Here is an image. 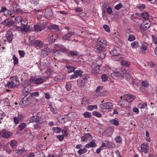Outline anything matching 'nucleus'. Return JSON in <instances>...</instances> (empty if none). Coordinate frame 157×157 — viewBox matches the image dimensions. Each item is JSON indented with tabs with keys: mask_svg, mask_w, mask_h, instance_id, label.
I'll list each match as a JSON object with an SVG mask.
<instances>
[{
	"mask_svg": "<svg viewBox=\"0 0 157 157\" xmlns=\"http://www.w3.org/2000/svg\"><path fill=\"white\" fill-rule=\"evenodd\" d=\"M12 6L13 8V11L15 12H18L20 11L19 6L17 5V3L14 2L12 4Z\"/></svg>",
	"mask_w": 157,
	"mask_h": 157,
	"instance_id": "aec40b11",
	"label": "nucleus"
},
{
	"mask_svg": "<svg viewBox=\"0 0 157 157\" xmlns=\"http://www.w3.org/2000/svg\"><path fill=\"white\" fill-rule=\"evenodd\" d=\"M97 42L98 44H100L101 45L102 44H105L106 43V42L104 41L101 38H98Z\"/></svg>",
	"mask_w": 157,
	"mask_h": 157,
	"instance_id": "49530a36",
	"label": "nucleus"
},
{
	"mask_svg": "<svg viewBox=\"0 0 157 157\" xmlns=\"http://www.w3.org/2000/svg\"><path fill=\"white\" fill-rule=\"evenodd\" d=\"M12 135V134L11 132L6 131L5 130H3L0 132V136L7 139L10 138Z\"/></svg>",
	"mask_w": 157,
	"mask_h": 157,
	"instance_id": "9d476101",
	"label": "nucleus"
},
{
	"mask_svg": "<svg viewBox=\"0 0 157 157\" xmlns=\"http://www.w3.org/2000/svg\"><path fill=\"white\" fill-rule=\"evenodd\" d=\"M39 93L38 92H32L30 94V95L28 96L32 101H34L35 102L37 101V99L34 98V97H38L39 96Z\"/></svg>",
	"mask_w": 157,
	"mask_h": 157,
	"instance_id": "ddd939ff",
	"label": "nucleus"
},
{
	"mask_svg": "<svg viewBox=\"0 0 157 157\" xmlns=\"http://www.w3.org/2000/svg\"><path fill=\"white\" fill-rule=\"evenodd\" d=\"M135 39L136 37L133 35L132 34H130L129 35L128 40L131 41L135 40Z\"/></svg>",
	"mask_w": 157,
	"mask_h": 157,
	"instance_id": "37998d69",
	"label": "nucleus"
},
{
	"mask_svg": "<svg viewBox=\"0 0 157 157\" xmlns=\"http://www.w3.org/2000/svg\"><path fill=\"white\" fill-rule=\"evenodd\" d=\"M92 114L94 116L96 117H102V115L96 111H94L92 113Z\"/></svg>",
	"mask_w": 157,
	"mask_h": 157,
	"instance_id": "de8ad7c7",
	"label": "nucleus"
},
{
	"mask_svg": "<svg viewBox=\"0 0 157 157\" xmlns=\"http://www.w3.org/2000/svg\"><path fill=\"white\" fill-rule=\"evenodd\" d=\"M7 24L6 26H10L11 25H13L14 24V21L11 18H8L6 19Z\"/></svg>",
	"mask_w": 157,
	"mask_h": 157,
	"instance_id": "393cba45",
	"label": "nucleus"
},
{
	"mask_svg": "<svg viewBox=\"0 0 157 157\" xmlns=\"http://www.w3.org/2000/svg\"><path fill=\"white\" fill-rule=\"evenodd\" d=\"M151 24L149 20H144L140 25V30L143 31L146 30L150 27Z\"/></svg>",
	"mask_w": 157,
	"mask_h": 157,
	"instance_id": "423d86ee",
	"label": "nucleus"
},
{
	"mask_svg": "<svg viewBox=\"0 0 157 157\" xmlns=\"http://www.w3.org/2000/svg\"><path fill=\"white\" fill-rule=\"evenodd\" d=\"M141 151L146 153L148 152L149 150V146L147 144H143L141 146Z\"/></svg>",
	"mask_w": 157,
	"mask_h": 157,
	"instance_id": "f3484780",
	"label": "nucleus"
},
{
	"mask_svg": "<svg viewBox=\"0 0 157 157\" xmlns=\"http://www.w3.org/2000/svg\"><path fill=\"white\" fill-rule=\"evenodd\" d=\"M64 137V135H58L56 136L59 141H62L63 140Z\"/></svg>",
	"mask_w": 157,
	"mask_h": 157,
	"instance_id": "6e6d98bb",
	"label": "nucleus"
},
{
	"mask_svg": "<svg viewBox=\"0 0 157 157\" xmlns=\"http://www.w3.org/2000/svg\"><path fill=\"white\" fill-rule=\"evenodd\" d=\"M13 59L14 61L13 63L14 65H16L18 63V59L16 57L15 55H13Z\"/></svg>",
	"mask_w": 157,
	"mask_h": 157,
	"instance_id": "09e8293b",
	"label": "nucleus"
},
{
	"mask_svg": "<svg viewBox=\"0 0 157 157\" xmlns=\"http://www.w3.org/2000/svg\"><path fill=\"white\" fill-rule=\"evenodd\" d=\"M67 68L68 69V73H70L74 71L75 69V67L71 66L69 65H67L66 66Z\"/></svg>",
	"mask_w": 157,
	"mask_h": 157,
	"instance_id": "bb28decb",
	"label": "nucleus"
},
{
	"mask_svg": "<svg viewBox=\"0 0 157 157\" xmlns=\"http://www.w3.org/2000/svg\"><path fill=\"white\" fill-rule=\"evenodd\" d=\"M62 133L64 135V136L67 137L68 135V133L67 130L66 129H64L62 130Z\"/></svg>",
	"mask_w": 157,
	"mask_h": 157,
	"instance_id": "e2e57ef3",
	"label": "nucleus"
},
{
	"mask_svg": "<svg viewBox=\"0 0 157 157\" xmlns=\"http://www.w3.org/2000/svg\"><path fill=\"white\" fill-rule=\"evenodd\" d=\"M131 46L133 48H136L139 46L138 42L136 41H133L131 43Z\"/></svg>",
	"mask_w": 157,
	"mask_h": 157,
	"instance_id": "c756f323",
	"label": "nucleus"
},
{
	"mask_svg": "<svg viewBox=\"0 0 157 157\" xmlns=\"http://www.w3.org/2000/svg\"><path fill=\"white\" fill-rule=\"evenodd\" d=\"M110 122L112 124H114L116 126H118L119 123L118 119L116 118L115 119H112L110 121Z\"/></svg>",
	"mask_w": 157,
	"mask_h": 157,
	"instance_id": "72a5a7b5",
	"label": "nucleus"
},
{
	"mask_svg": "<svg viewBox=\"0 0 157 157\" xmlns=\"http://www.w3.org/2000/svg\"><path fill=\"white\" fill-rule=\"evenodd\" d=\"M21 24L23 27V28L21 27L18 26L16 25H14V26L15 27L17 30H21L24 32H27L29 30L28 28L25 27L28 24V21L25 19H24L22 20L21 19Z\"/></svg>",
	"mask_w": 157,
	"mask_h": 157,
	"instance_id": "20e7f679",
	"label": "nucleus"
},
{
	"mask_svg": "<svg viewBox=\"0 0 157 157\" xmlns=\"http://www.w3.org/2000/svg\"><path fill=\"white\" fill-rule=\"evenodd\" d=\"M31 90V88L30 86L29 85H27L25 86L22 90V92L23 94H24L25 95V94H28V95L30 93Z\"/></svg>",
	"mask_w": 157,
	"mask_h": 157,
	"instance_id": "2eb2a0df",
	"label": "nucleus"
},
{
	"mask_svg": "<svg viewBox=\"0 0 157 157\" xmlns=\"http://www.w3.org/2000/svg\"><path fill=\"white\" fill-rule=\"evenodd\" d=\"M6 36L7 41L9 43L11 42L13 36L12 32L10 31H8L7 32Z\"/></svg>",
	"mask_w": 157,
	"mask_h": 157,
	"instance_id": "dca6fc26",
	"label": "nucleus"
},
{
	"mask_svg": "<svg viewBox=\"0 0 157 157\" xmlns=\"http://www.w3.org/2000/svg\"><path fill=\"white\" fill-rule=\"evenodd\" d=\"M42 120L41 116L37 115L36 117L35 122L37 124H40L42 122Z\"/></svg>",
	"mask_w": 157,
	"mask_h": 157,
	"instance_id": "cd10ccee",
	"label": "nucleus"
},
{
	"mask_svg": "<svg viewBox=\"0 0 157 157\" xmlns=\"http://www.w3.org/2000/svg\"><path fill=\"white\" fill-rule=\"evenodd\" d=\"M18 52L21 57H24L25 54L24 51L18 50Z\"/></svg>",
	"mask_w": 157,
	"mask_h": 157,
	"instance_id": "69168bd1",
	"label": "nucleus"
},
{
	"mask_svg": "<svg viewBox=\"0 0 157 157\" xmlns=\"http://www.w3.org/2000/svg\"><path fill=\"white\" fill-rule=\"evenodd\" d=\"M34 29L35 32L40 31L42 30V27L38 25H34Z\"/></svg>",
	"mask_w": 157,
	"mask_h": 157,
	"instance_id": "473e14b6",
	"label": "nucleus"
},
{
	"mask_svg": "<svg viewBox=\"0 0 157 157\" xmlns=\"http://www.w3.org/2000/svg\"><path fill=\"white\" fill-rule=\"evenodd\" d=\"M19 117H14L13 118V121L16 124H18L19 122Z\"/></svg>",
	"mask_w": 157,
	"mask_h": 157,
	"instance_id": "0e129e2a",
	"label": "nucleus"
},
{
	"mask_svg": "<svg viewBox=\"0 0 157 157\" xmlns=\"http://www.w3.org/2000/svg\"><path fill=\"white\" fill-rule=\"evenodd\" d=\"M70 55L72 57L74 56H76L78 55V52H74L71 51L69 53Z\"/></svg>",
	"mask_w": 157,
	"mask_h": 157,
	"instance_id": "864d4df0",
	"label": "nucleus"
},
{
	"mask_svg": "<svg viewBox=\"0 0 157 157\" xmlns=\"http://www.w3.org/2000/svg\"><path fill=\"white\" fill-rule=\"evenodd\" d=\"M32 101L30 98L28 96V94H25V95L20 102L19 104L21 107H25L29 105Z\"/></svg>",
	"mask_w": 157,
	"mask_h": 157,
	"instance_id": "7ed1b4c3",
	"label": "nucleus"
},
{
	"mask_svg": "<svg viewBox=\"0 0 157 157\" xmlns=\"http://www.w3.org/2000/svg\"><path fill=\"white\" fill-rule=\"evenodd\" d=\"M107 147L109 148L114 147L115 145V144L111 142H108L107 141Z\"/></svg>",
	"mask_w": 157,
	"mask_h": 157,
	"instance_id": "4c0bfd02",
	"label": "nucleus"
},
{
	"mask_svg": "<svg viewBox=\"0 0 157 157\" xmlns=\"http://www.w3.org/2000/svg\"><path fill=\"white\" fill-rule=\"evenodd\" d=\"M11 12L10 11L7 10L4 13V14L5 16H8L9 15H11Z\"/></svg>",
	"mask_w": 157,
	"mask_h": 157,
	"instance_id": "774afa93",
	"label": "nucleus"
},
{
	"mask_svg": "<svg viewBox=\"0 0 157 157\" xmlns=\"http://www.w3.org/2000/svg\"><path fill=\"white\" fill-rule=\"evenodd\" d=\"M19 84V81L18 77L17 76H14L10 78L6 85L8 87L12 88L15 87L16 85H18Z\"/></svg>",
	"mask_w": 157,
	"mask_h": 157,
	"instance_id": "f257e3e1",
	"label": "nucleus"
},
{
	"mask_svg": "<svg viewBox=\"0 0 157 157\" xmlns=\"http://www.w3.org/2000/svg\"><path fill=\"white\" fill-rule=\"evenodd\" d=\"M49 28L50 29H56V31H59L58 26L56 25H51Z\"/></svg>",
	"mask_w": 157,
	"mask_h": 157,
	"instance_id": "f704fd0d",
	"label": "nucleus"
},
{
	"mask_svg": "<svg viewBox=\"0 0 157 157\" xmlns=\"http://www.w3.org/2000/svg\"><path fill=\"white\" fill-rule=\"evenodd\" d=\"M88 78L89 76L87 74H85L80 77V79L77 80L78 86L81 87H83Z\"/></svg>",
	"mask_w": 157,
	"mask_h": 157,
	"instance_id": "39448f33",
	"label": "nucleus"
},
{
	"mask_svg": "<svg viewBox=\"0 0 157 157\" xmlns=\"http://www.w3.org/2000/svg\"><path fill=\"white\" fill-rule=\"evenodd\" d=\"M152 41L153 43L156 45H157V37L154 35H152Z\"/></svg>",
	"mask_w": 157,
	"mask_h": 157,
	"instance_id": "58836bf2",
	"label": "nucleus"
},
{
	"mask_svg": "<svg viewBox=\"0 0 157 157\" xmlns=\"http://www.w3.org/2000/svg\"><path fill=\"white\" fill-rule=\"evenodd\" d=\"M123 6L122 3H120L116 5L115 7V8L117 10H119L121 8L123 7Z\"/></svg>",
	"mask_w": 157,
	"mask_h": 157,
	"instance_id": "603ef678",
	"label": "nucleus"
},
{
	"mask_svg": "<svg viewBox=\"0 0 157 157\" xmlns=\"http://www.w3.org/2000/svg\"><path fill=\"white\" fill-rule=\"evenodd\" d=\"M84 136H86L87 140H91L92 137L91 135L89 133H86L84 134Z\"/></svg>",
	"mask_w": 157,
	"mask_h": 157,
	"instance_id": "a18cd8bd",
	"label": "nucleus"
},
{
	"mask_svg": "<svg viewBox=\"0 0 157 157\" xmlns=\"http://www.w3.org/2000/svg\"><path fill=\"white\" fill-rule=\"evenodd\" d=\"M94 48L97 49L98 51V52H100L98 54V56L101 59H103L105 57L107 52L104 48H103L100 45H95L94 46Z\"/></svg>",
	"mask_w": 157,
	"mask_h": 157,
	"instance_id": "f03ea898",
	"label": "nucleus"
},
{
	"mask_svg": "<svg viewBox=\"0 0 157 157\" xmlns=\"http://www.w3.org/2000/svg\"><path fill=\"white\" fill-rule=\"evenodd\" d=\"M71 85L69 83H67L66 85V88L67 90H71Z\"/></svg>",
	"mask_w": 157,
	"mask_h": 157,
	"instance_id": "bf43d9fd",
	"label": "nucleus"
},
{
	"mask_svg": "<svg viewBox=\"0 0 157 157\" xmlns=\"http://www.w3.org/2000/svg\"><path fill=\"white\" fill-rule=\"evenodd\" d=\"M135 98V96L132 95L127 96V97H125V96H124V99L128 102H131L132 101V100L134 99Z\"/></svg>",
	"mask_w": 157,
	"mask_h": 157,
	"instance_id": "4be33fe9",
	"label": "nucleus"
},
{
	"mask_svg": "<svg viewBox=\"0 0 157 157\" xmlns=\"http://www.w3.org/2000/svg\"><path fill=\"white\" fill-rule=\"evenodd\" d=\"M21 20V18L20 17H15V21L16 23H20Z\"/></svg>",
	"mask_w": 157,
	"mask_h": 157,
	"instance_id": "4d7b16f0",
	"label": "nucleus"
},
{
	"mask_svg": "<svg viewBox=\"0 0 157 157\" xmlns=\"http://www.w3.org/2000/svg\"><path fill=\"white\" fill-rule=\"evenodd\" d=\"M44 80L41 78L34 77L31 78L30 79V81L31 83L34 82L36 84H38L43 83Z\"/></svg>",
	"mask_w": 157,
	"mask_h": 157,
	"instance_id": "9b49d317",
	"label": "nucleus"
},
{
	"mask_svg": "<svg viewBox=\"0 0 157 157\" xmlns=\"http://www.w3.org/2000/svg\"><path fill=\"white\" fill-rule=\"evenodd\" d=\"M142 85L144 87H147L148 86V84L147 81H144L142 82Z\"/></svg>",
	"mask_w": 157,
	"mask_h": 157,
	"instance_id": "052dcab7",
	"label": "nucleus"
},
{
	"mask_svg": "<svg viewBox=\"0 0 157 157\" xmlns=\"http://www.w3.org/2000/svg\"><path fill=\"white\" fill-rule=\"evenodd\" d=\"M34 44L35 45V47H38L40 48L42 47L44 44L41 41L39 40H37L35 41H34Z\"/></svg>",
	"mask_w": 157,
	"mask_h": 157,
	"instance_id": "5701e85b",
	"label": "nucleus"
},
{
	"mask_svg": "<svg viewBox=\"0 0 157 157\" xmlns=\"http://www.w3.org/2000/svg\"><path fill=\"white\" fill-rule=\"evenodd\" d=\"M141 17L147 20L149 19V16L148 14L146 12L142 13L141 14Z\"/></svg>",
	"mask_w": 157,
	"mask_h": 157,
	"instance_id": "2f4dec72",
	"label": "nucleus"
},
{
	"mask_svg": "<svg viewBox=\"0 0 157 157\" xmlns=\"http://www.w3.org/2000/svg\"><path fill=\"white\" fill-rule=\"evenodd\" d=\"M121 49L119 47H116L114 48L110 52V54L113 56H116L115 58H117L116 60L120 59V58H118L117 56L120 55V54Z\"/></svg>",
	"mask_w": 157,
	"mask_h": 157,
	"instance_id": "6e6552de",
	"label": "nucleus"
},
{
	"mask_svg": "<svg viewBox=\"0 0 157 157\" xmlns=\"http://www.w3.org/2000/svg\"><path fill=\"white\" fill-rule=\"evenodd\" d=\"M49 36L50 37L48 39V40L49 42L52 43L54 42L58 38V37L56 34H50L49 35Z\"/></svg>",
	"mask_w": 157,
	"mask_h": 157,
	"instance_id": "412c9836",
	"label": "nucleus"
},
{
	"mask_svg": "<svg viewBox=\"0 0 157 157\" xmlns=\"http://www.w3.org/2000/svg\"><path fill=\"white\" fill-rule=\"evenodd\" d=\"M26 124L24 123H21L19 126V128L20 130H22L26 126Z\"/></svg>",
	"mask_w": 157,
	"mask_h": 157,
	"instance_id": "a19ab883",
	"label": "nucleus"
},
{
	"mask_svg": "<svg viewBox=\"0 0 157 157\" xmlns=\"http://www.w3.org/2000/svg\"><path fill=\"white\" fill-rule=\"evenodd\" d=\"M121 64L126 67H128L130 65V62L128 61H123L121 62Z\"/></svg>",
	"mask_w": 157,
	"mask_h": 157,
	"instance_id": "c03bdc74",
	"label": "nucleus"
},
{
	"mask_svg": "<svg viewBox=\"0 0 157 157\" xmlns=\"http://www.w3.org/2000/svg\"><path fill=\"white\" fill-rule=\"evenodd\" d=\"M51 51V49L47 47L44 48L42 51V54L44 56H48Z\"/></svg>",
	"mask_w": 157,
	"mask_h": 157,
	"instance_id": "a211bd4d",
	"label": "nucleus"
},
{
	"mask_svg": "<svg viewBox=\"0 0 157 157\" xmlns=\"http://www.w3.org/2000/svg\"><path fill=\"white\" fill-rule=\"evenodd\" d=\"M101 78L103 81L105 82L108 80V76L106 74H104L101 75Z\"/></svg>",
	"mask_w": 157,
	"mask_h": 157,
	"instance_id": "79ce46f5",
	"label": "nucleus"
},
{
	"mask_svg": "<svg viewBox=\"0 0 157 157\" xmlns=\"http://www.w3.org/2000/svg\"><path fill=\"white\" fill-rule=\"evenodd\" d=\"M83 72L80 70H76L74 71V74L72 75L70 77V79H72L77 78L78 76L81 77L82 76V73Z\"/></svg>",
	"mask_w": 157,
	"mask_h": 157,
	"instance_id": "1a4fd4ad",
	"label": "nucleus"
},
{
	"mask_svg": "<svg viewBox=\"0 0 157 157\" xmlns=\"http://www.w3.org/2000/svg\"><path fill=\"white\" fill-rule=\"evenodd\" d=\"M145 7V6L144 4H140L139 6L137 7L139 9L142 10L144 9Z\"/></svg>",
	"mask_w": 157,
	"mask_h": 157,
	"instance_id": "680f3d73",
	"label": "nucleus"
},
{
	"mask_svg": "<svg viewBox=\"0 0 157 157\" xmlns=\"http://www.w3.org/2000/svg\"><path fill=\"white\" fill-rule=\"evenodd\" d=\"M52 129L54 132L56 133L60 132L62 130L60 128L57 127H53Z\"/></svg>",
	"mask_w": 157,
	"mask_h": 157,
	"instance_id": "e433bc0d",
	"label": "nucleus"
},
{
	"mask_svg": "<svg viewBox=\"0 0 157 157\" xmlns=\"http://www.w3.org/2000/svg\"><path fill=\"white\" fill-rule=\"evenodd\" d=\"M104 29L107 32H109L110 31V29L109 26L107 25H105L103 26Z\"/></svg>",
	"mask_w": 157,
	"mask_h": 157,
	"instance_id": "8fccbe9b",
	"label": "nucleus"
},
{
	"mask_svg": "<svg viewBox=\"0 0 157 157\" xmlns=\"http://www.w3.org/2000/svg\"><path fill=\"white\" fill-rule=\"evenodd\" d=\"M107 12L109 14H111L112 12V11L111 8L109 6L107 9Z\"/></svg>",
	"mask_w": 157,
	"mask_h": 157,
	"instance_id": "338daca9",
	"label": "nucleus"
},
{
	"mask_svg": "<svg viewBox=\"0 0 157 157\" xmlns=\"http://www.w3.org/2000/svg\"><path fill=\"white\" fill-rule=\"evenodd\" d=\"M83 116L85 117L90 118L91 117V114L88 112H85L83 114Z\"/></svg>",
	"mask_w": 157,
	"mask_h": 157,
	"instance_id": "3c124183",
	"label": "nucleus"
},
{
	"mask_svg": "<svg viewBox=\"0 0 157 157\" xmlns=\"http://www.w3.org/2000/svg\"><path fill=\"white\" fill-rule=\"evenodd\" d=\"M11 141V142L10 143V145L11 147L13 148H15V147L17 145V142L15 140H12Z\"/></svg>",
	"mask_w": 157,
	"mask_h": 157,
	"instance_id": "ea45409f",
	"label": "nucleus"
},
{
	"mask_svg": "<svg viewBox=\"0 0 157 157\" xmlns=\"http://www.w3.org/2000/svg\"><path fill=\"white\" fill-rule=\"evenodd\" d=\"M56 46L58 51H61L63 52H66V49L64 48L63 46L59 44H57Z\"/></svg>",
	"mask_w": 157,
	"mask_h": 157,
	"instance_id": "b1692460",
	"label": "nucleus"
},
{
	"mask_svg": "<svg viewBox=\"0 0 157 157\" xmlns=\"http://www.w3.org/2000/svg\"><path fill=\"white\" fill-rule=\"evenodd\" d=\"M115 139L117 143H121L122 142V138L120 136L116 137Z\"/></svg>",
	"mask_w": 157,
	"mask_h": 157,
	"instance_id": "5fc2aeb1",
	"label": "nucleus"
},
{
	"mask_svg": "<svg viewBox=\"0 0 157 157\" xmlns=\"http://www.w3.org/2000/svg\"><path fill=\"white\" fill-rule=\"evenodd\" d=\"M89 103V100L87 98L85 97H84L82 98V104L86 105Z\"/></svg>",
	"mask_w": 157,
	"mask_h": 157,
	"instance_id": "7c9ffc66",
	"label": "nucleus"
},
{
	"mask_svg": "<svg viewBox=\"0 0 157 157\" xmlns=\"http://www.w3.org/2000/svg\"><path fill=\"white\" fill-rule=\"evenodd\" d=\"M53 15L52 10H47L45 11L44 17L47 19H50Z\"/></svg>",
	"mask_w": 157,
	"mask_h": 157,
	"instance_id": "f8f14e48",
	"label": "nucleus"
},
{
	"mask_svg": "<svg viewBox=\"0 0 157 157\" xmlns=\"http://www.w3.org/2000/svg\"><path fill=\"white\" fill-rule=\"evenodd\" d=\"M95 140H92L91 142L85 145V147L87 148L90 147H95L97 146L95 143Z\"/></svg>",
	"mask_w": 157,
	"mask_h": 157,
	"instance_id": "6ab92c4d",
	"label": "nucleus"
},
{
	"mask_svg": "<svg viewBox=\"0 0 157 157\" xmlns=\"http://www.w3.org/2000/svg\"><path fill=\"white\" fill-rule=\"evenodd\" d=\"M140 50L139 51V52L141 53L145 54L146 51L147 49V47L145 45L142 44L141 47H140Z\"/></svg>",
	"mask_w": 157,
	"mask_h": 157,
	"instance_id": "a878e982",
	"label": "nucleus"
},
{
	"mask_svg": "<svg viewBox=\"0 0 157 157\" xmlns=\"http://www.w3.org/2000/svg\"><path fill=\"white\" fill-rule=\"evenodd\" d=\"M74 34V33L73 32H70L67 34H66L65 36L64 37V38L66 40L69 39V38L72 35Z\"/></svg>",
	"mask_w": 157,
	"mask_h": 157,
	"instance_id": "c85d7f7f",
	"label": "nucleus"
},
{
	"mask_svg": "<svg viewBox=\"0 0 157 157\" xmlns=\"http://www.w3.org/2000/svg\"><path fill=\"white\" fill-rule=\"evenodd\" d=\"M126 73L125 70L120 71H119L114 72L111 74V76L114 79H116L118 77H123Z\"/></svg>",
	"mask_w": 157,
	"mask_h": 157,
	"instance_id": "0eeeda50",
	"label": "nucleus"
},
{
	"mask_svg": "<svg viewBox=\"0 0 157 157\" xmlns=\"http://www.w3.org/2000/svg\"><path fill=\"white\" fill-rule=\"evenodd\" d=\"M147 106L146 103L140 104L139 105V107L141 109L144 108L145 106Z\"/></svg>",
	"mask_w": 157,
	"mask_h": 157,
	"instance_id": "13d9d810",
	"label": "nucleus"
},
{
	"mask_svg": "<svg viewBox=\"0 0 157 157\" xmlns=\"http://www.w3.org/2000/svg\"><path fill=\"white\" fill-rule=\"evenodd\" d=\"M101 106L102 108L109 109L112 108L113 104L111 102H107L101 104Z\"/></svg>",
	"mask_w": 157,
	"mask_h": 157,
	"instance_id": "4468645a",
	"label": "nucleus"
},
{
	"mask_svg": "<svg viewBox=\"0 0 157 157\" xmlns=\"http://www.w3.org/2000/svg\"><path fill=\"white\" fill-rule=\"evenodd\" d=\"M87 150L85 148H83V149H80L78 151V153L79 155H81L82 154L86 153L87 152Z\"/></svg>",
	"mask_w": 157,
	"mask_h": 157,
	"instance_id": "c9c22d12",
	"label": "nucleus"
}]
</instances>
